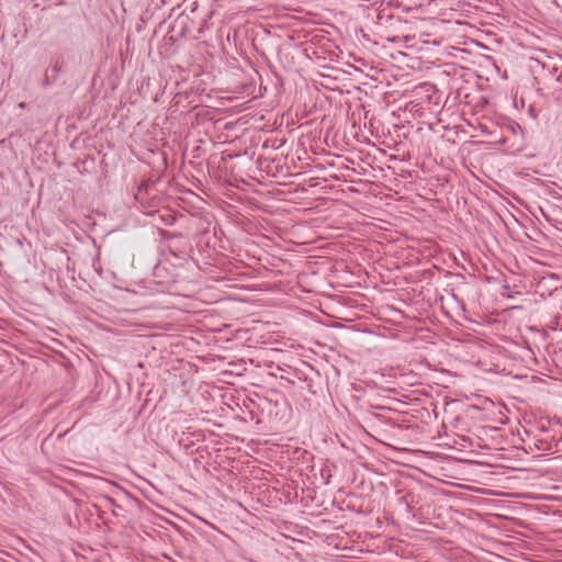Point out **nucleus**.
<instances>
[{
    "mask_svg": "<svg viewBox=\"0 0 562 562\" xmlns=\"http://www.w3.org/2000/svg\"><path fill=\"white\" fill-rule=\"evenodd\" d=\"M540 438L542 450H551L555 448L557 451L562 450V422L557 418H548L539 423Z\"/></svg>",
    "mask_w": 562,
    "mask_h": 562,
    "instance_id": "1",
    "label": "nucleus"
},
{
    "mask_svg": "<svg viewBox=\"0 0 562 562\" xmlns=\"http://www.w3.org/2000/svg\"><path fill=\"white\" fill-rule=\"evenodd\" d=\"M134 198L143 207V211L148 214L153 213L164 203V196L158 192L154 182L149 179L142 181L137 187Z\"/></svg>",
    "mask_w": 562,
    "mask_h": 562,
    "instance_id": "2",
    "label": "nucleus"
},
{
    "mask_svg": "<svg viewBox=\"0 0 562 562\" xmlns=\"http://www.w3.org/2000/svg\"><path fill=\"white\" fill-rule=\"evenodd\" d=\"M65 69V61L61 56L50 59L49 67L45 70L41 87L46 89L57 82L59 74Z\"/></svg>",
    "mask_w": 562,
    "mask_h": 562,
    "instance_id": "3",
    "label": "nucleus"
},
{
    "mask_svg": "<svg viewBox=\"0 0 562 562\" xmlns=\"http://www.w3.org/2000/svg\"><path fill=\"white\" fill-rule=\"evenodd\" d=\"M97 508H104V509H110L111 513L114 515V516H117V510L116 509H121L122 507L114 501V498H112L111 496H108V495H101L99 497V504L98 505H94Z\"/></svg>",
    "mask_w": 562,
    "mask_h": 562,
    "instance_id": "4",
    "label": "nucleus"
},
{
    "mask_svg": "<svg viewBox=\"0 0 562 562\" xmlns=\"http://www.w3.org/2000/svg\"><path fill=\"white\" fill-rule=\"evenodd\" d=\"M176 241H178L177 239L176 240H172V243L169 244V250L171 254H173L176 257L180 258V259H186L189 257V247L188 245H182V247H177L175 244Z\"/></svg>",
    "mask_w": 562,
    "mask_h": 562,
    "instance_id": "5",
    "label": "nucleus"
}]
</instances>
